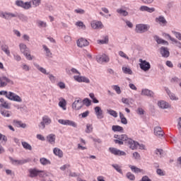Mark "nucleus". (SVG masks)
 Here are the masks:
<instances>
[{"label":"nucleus","instance_id":"f257e3e1","mask_svg":"<svg viewBox=\"0 0 181 181\" xmlns=\"http://www.w3.org/2000/svg\"><path fill=\"white\" fill-rule=\"evenodd\" d=\"M139 62L140 63V69L143 70V71H149V70H151V64L148 62L146 60L139 59Z\"/></svg>","mask_w":181,"mask_h":181},{"label":"nucleus","instance_id":"f03ea898","mask_svg":"<svg viewBox=\"0 0 181 181\" xmlns=\"http://www.w3.org/2000/svg\"><path fill=\"white\" fill-rule=\"evenodd\" d=\"M6 98L11 101H16V103H22V98L21 96L13 93V92H7Z\"/></svg>","mask_w":181,"mask_h":181},{"label":"nucleus","instance_id":"7ed1b4c3","mask_svg":"<svg viewBox=\"0 0 181 181\" xmlns=\"http://www.w3.org/2000/svg\"><path fill=\"white\" fill-rule=\"evenodd\" d=\"M8 84L13 86V81L11 80L6 76L0 77V87H6Z\"/></svg>","mask_w":181,"mask_h":181},{"label":"nucleus","instance_id":"20e7f679","mask_svg":"<svg viewBox=\"0 0 181 181\" xmlns=\"http://www.w3.org/2000/svg\"><path fill=\"white\" fill-rule=\"evenodd\" d=\"M52 124V119L49 118L48 116H44L42 117V121L38 125L40 129H45L46 125H50Z\"/></svg>","mask_w":181,"mask_h":181},{"label":"nucleus","instance_id":"39448f33","mask_svg":"<svg viewBox=\"0 0 181 181\" xmlns=\"http://www.w3.org/2000/svg\"><path fill=\"white\" fill-rule=\"evenodd\" d=\"M73 110H76V111H78V110H81L83 108V100L80 98H76L75 101L72 103Z\"/></svg>","mask_w":181,"mask_h":181},{"label":"nucleus","instance_id":"423d86ee","mask_svg":"<svg viewBox=\"0 0 181 181\" xmlns=\"http://www.w3.org/2000/svg\"><path fill=\"white\" fill-rule=\"evenodd\" d=\"M135 30L136 33H145V32H148V25L145 24H137Z\"/></svg>","mask_w":181,"mask_h":181},{"label":"nucleus","instance_id":"0eeeda50","mask_svg":"<svg viewBox=\"0 0 181 181\" xmlns=\"http://www.w3.org/2000/svg\"><path fill=\"white\" fill-rule=\"evenodd\" d=\"M10 161L11 162L12 165L16 166H19L21 165H25V163H28L29 162V159H23V160H15L12 157H9Z\"/></svg>","mask_w":181,"mask_h":181},{"label":"nucleus","instance_id":"6e6552de","mask_svg":"<svg viewBox=\"0 0 181 181\" xmlns=\"http://www.w3.org/2000/svg\"><path fill=\"white\" fill-rule=\"evenodd\" d=\"M58 122H59V124H62V125H69V127H73L74 128H77V123H76L71 120L59 119Z\"/></svg>","mask_w":181,"mask_h":181},{"label":"nucleus","instance_id":"1a4fd4ad","mask_svg":"<svg viewBox=\"0 0 181 181\" xmlns=\"http://www.w3.org/2000/svg\"><path fill=\"white\" fill-rule=\"evenodd\" d=\"M126 145H127V146H129L130 149H132L134 151L135 149H138V145H139V143H138V141L132 140V139H130L127 141Z\"/></svg>","mask_w":181,"mask_h":181},{"label":"nucleus","instance_id":"9d476101","mask_svg":"<svg viewBox=\"0 0 181 181\" xmlns=\"http://www.w3.org/2000/svg\"><path fill=\"white\" fill-rule=\"evenodd\" d=\"M109 151L111 152V153L117 156H125L127 155L125 151H122L116 148H110Z\"/></svg>","mask_w":181,"mask_h":181},{"label":"nucleus","instance_id":"9b49d317","mask_svg":"<svg viewBox=\"0 0 181 181\" xmlns=\"http://www.w3.org/2000/svg\"><path fill=\"white\" fill-rule=\"evenodd\" d=\"M74 78L78 83H86V84H90V79L86 76H74Z\"/></svg>","mask_w":181,"mask_h":181},{"label":"nucleus","instance_id":"f8f14e48","mask_svg":"<svg viewBox=\"0 0 181 181\" xmlns=\"http://www.w3.org/2000/svg\"><path fill=\"white\" fill-rule=\"evenodd\" d=\"M77 46L78 47H84L86 46H88L90 42L86 38H80L76 42Z\"/></svg>","mask_w":181,"mask_h":181},{"label":"nucleus","instance_id":"ddd939ff","mask_svg":"<svg viewBox=\"0 0 181 181\" xmlns=\"http://www.w3.org/2000/svg\"><path fill=\"white\" fill-rule=\"evenodd\" d=\"M160 53L163 57L168 58L170 56V52H169V49L168 47H161L160 48Z\"/></svg>","mask_w":181,"mask_h":181},{"label":"nucleus","instance_id":"4468645a","mask_svg":"<svg viewBox=\"0 0 181 181\" xmlns=\"http://www.w3.org/2000/svg\"><path fill=\"white\" fill-rule=\"evenodd\" d=\"M0 16L9 21V19H12V18H16L18 15L12 13H0Z\"/></svg>","mask_w":181,"mask_h":181},{"label":"nucleus","instance_id":"2eb2a0df","mask_svg":"<svg viewBox=\"0 0 181 181\" xmlns=\"http://www.w3.org/2000/svg\"><path fill=\"white\" fill-rule=\"evenodd\" d=\"M154 134L156 136H158V138H161V136H163L165 135V132L163 130H162V127H156L154 128Z\"/></svg>","mask_w":181,"mask_h":181},{"label":"nucleus","instance_id":"dca6fc26","mask_svg":"<svg viewBox=\"0 0 181 181\" xmlns=\"http://www.w3.org/2000/svg\"><path fill=\"white\" fill-rule=\"evenodd\" d=\"M114 138H115L116 139H119V141L124 142L126 145H127V142H128V140L130 139L129 138H128V136H127V134H121V135L115 134Z\"/></svg>","mask_w":181,"mask_h":181},{"label":"nucleus","instance_id":"f3484780","mask_svg":"<svg viewBox=\"0 0 181 181\" xmlns=\"http://www.w3.org/2000/svg\"><path fill=\"white\" fill-rule=\"evenodd\" d=\"M96 60L98 63H108L110 58L106 54H103L102 56H98Z\"/></svg>","mask_w":181,"mask_h":181},{"label":"nucleus","instance_id":"a211bd4d","mask_svg":"<svg viewBox=\"0 0 181 181\" xmlns=\"http://www.w3.org/2000/svg\"><path fill=\"white\" fill-rule=\"evenodd\" d=\"M90 26L93 28V29H103L104 28V25L101 21H93L90 23Z\"/></svg>","mask_w":181,"mask_h":181},{"label":"nucleus","instance_id":"6ab92c4d","mask_svg":"<svg viewBox=\"0 0 181 181\" xmlns=\"http://www.w3.org/2000/svg\"><path fill=\"white\" fill-rule=\"evenodd\" d=\"M95 112L98 119H102V118H104V115H103V110H101L100 106H96L95 107Z\"/></svg>","mask_w":181,"mask_h":181},{"label":"nucleus","instance_id":"aec40b11","mask_svg":"<svg viewBox=\"0 0 181 181\" xmlns=\"http://www.w3.org/2000/svg\"><path fill=\"white\" fill-rule=\"evenodd\" d=\"M153 39L156 40V42H157L158 45H166V46L169 45V42L168 41L163 40L158 35H154Z\"/></svg>","mask_w":181,"mask_h":181},{"label":"nucleus","instance_id":"412c9836","mask_svg":"<svg viewBox=\"0 0 181 181\" xmlns=\"http://www.w3.org/2000/svg\"><path fill=\"white\" fill-rule=\"evenodd\" d=\"M158 107H160V108H163V110H165L166 108H170V107H171L170 104L165 102V100L159 101L158 103Z\"/></svg>","mask_w":181,"mask_h":181},{"label":"nucleus","instance_id":"4be33fe9","mask_svg":"<svg viewBox=\"0 0 181 181\" xmlns=\"http://www.w3.org/2000/svg\"><path fill=\"white\" fill-rule=\"evenodd\" d=\"M13 124L15 127H17V128H26V124L22 123V122L19 120L14 119Z\"/></svg>","mask_w":181,"mask_h":181},{"label":"nucleus","instance_id":"5701e85b","mask_svg":"<svg viewBox=\"0 0 181 181\" xmlns=\"http://www.w3.org/2000/svg\"><path fill=\"white\" fill-rule=\"evenodd\" d=\"M20 50L23 54L28 55V52H29V48L25 44H20Z\"/></svg>","mask_w":181,"mask_h":181},{"label":"nucleus","instance_id":"b1692460","mask_svg":"<svg viewBox=\"0 0 181 181\" xmlns=\"http://www.w3.org/2000/svg\"><path fill=\"white\" fill-rule=\"evenodd\" d=\"M140 11H145V12H149V13H152V12H155V8H149L146 6H141L140 7Z\"/></svg>","mask_w":181,"mask_h":181},{"label":"nucleus","instance_id":"393cba45","mask_svg":"<svg viewBox=\"0 0 181 181\" xmlns=\"http://www.w3.org/2000/svg\"><path fill=\"white\" fill-rule=\"evenodd\" d=\"M153 92L149 89H143L141 91V95H146L147 97H153Z\"/></svg>","mask_w":181,"mask_h":181},{"label":"nucleus","instance_id":"a878e982","mask_svg":"<svg viewBox=\"0 0 181 181\" xmlns=\"http://www.w3.org/2000/svg\"><path fill=\"white\" fill-rule=\"evenodd\" d=\"M165 91L168 94V95H169L170 100H179V98L177 97H176V95H175V93H173L172 92H170V90H169L168 88H165Z\"/></svg>","mask_w":181,"mask_h":181},{"label":"nucleus","instance_id":"bb28decb","mask_svg":"<svg viewBox=\"0 0 181 181\" xmlns=\"http://www.w3.org/2000/svg\"><path fill=\"white\" fill-rule=\"evenodd\" d=\"M53 153L56 156H58L59 158H63V151L60 150L59 148H54L53 150Z\"/></svg>","mask_w":181,"mask_h":181},{"label":"nucleus","instance_id":"cd10ccee","mask_svg":"<svg viewBox=\"0 0 181 181\" xmlns=\"http://www.w3.org/2000/svg\"><path fill=\"white\" fill-rule=\"evenodd\" d=\"M29 173H30V177H36V176H38L39 170H37L35 168L30 169L29 170Z\"/></svg>","mask_w":181,"mask_h":181},{"label":"nucleus","instance_id":"c85d7f7f","mask_svg":"<svg viewBox=\"0 0 181 181\" xmlns=\"http://www.w3.org/2000/svg\"><path fill=\"white\" fill-rule=\"evenodd\" d=\"M167 36L170 39V40H171V42H173L174 43H175L177 47H179L180 49H181V42H179L176 39L170 36V35H169V34H168Z\"/></svg>","mask_w":181,"mask_h":181},{"label":"nucleus","instance_id":"c756f323","mask_svg":"<svg viewBox=\"0 0 181 181\" xmlns=\"http://www.w3.org/2000/svg\"><path fill=\"white\" fill-rule=\"evenodd\" d=\"M47 139L49 144H54L56 141V135L51 134L47 136Z\"/></svg>","mask_w":181,"mask_h":181},{"label":"nucleus","instance_id":"7c9ffc66","mask_svg":"<svg viewBox=\"0 0 181 181\" xmlns=\"http://www.w3.org/2000/svg\"><path fill=\"white\" fill-rule=\"evenodd\" d=\"M0 112L1 114V115H3V117H6L7 118H9V117H11L12 112L9 111V110H1Z\"/></svg>","mask_w":181,"mask_h":181},{"label":"nucleus","instance_id":"2f4dec72","mask_svg":"<svg viewBox=\"0 0 181 181\" xmlns=\"http://www.w3.org/2000/svg\"><path fill=\"white\" fill-rule=\"evenodd\" d=\"M112 129L114 132H124V128L118 125H113Z\"/></svg>","mask_w":181,"mask_h":181},{"label":"nucleus","instance_id":"473e14b6","mask_svg":"<svg viewBox=\"0 0 181 181\" xmlns=\"http://www.w3.org/2000/svg\"><path fill=\"white\" fill-rule=\"evenodd\" d=\"M1 50L4 52V53L6 54L7 56H11V50H9V47L8 45H4L1 46Z\"/></svg>","mask_w":181,"mask_h":181},{"label":"nucleus","instance_id":"72a5a7b5","mask_svg":"<svg viewBox=\"0 0 181 181\" xmlns=\"http://www.w3.org/2000/svg\"><path fill=\"white\" fill-rule=\"evenodd\" d=\"M34 66H35V67L37 68L39 71H40L43 74L49 75V73H47V71H46V69H45L43 67H40V66H39V64H34Z\"/></svg>","mask_w":181,"mask_h":181},{"label":"nucleus","instance_id":"f704fd0d","mask_svg":"<svg viewBox=\"0 0 181 181\" xmlns=\"http://www.w3.org/2000/svg\"><path fill=\"white\" fill-rule=\"evenodd\" d=\"M59 107H61V108H62V110H66V105H67V102L66 101V100L62 99V101L59 102Z\"/></svg>","mask_w":181,"mask_h":181},{"label":"nucleus","instance_id":"c9c22d12","mask_svg":"<svg viewBox=\"0 0 181 181\" xmlns=\"http://www.w3.org/2000/svg\"><path fill=\"white\" fill-rule=\"evenodd\" d=\"M21 144H22L24 149H26L27 151H32V146H30V144H29V143H28L26 141H23Z\"/></svg>","mask_w":181,"mask_h":181},{"label":"nucleus","instance_id":"e433bc0d","mask_svg":"<svg viewBox=\"0 0 181 181\" xmlns=\"http://www.w3.org/2000/svg\"><path fill=\"white\" fill-rule=\"evenodd\" d=\"M129 168L134 173H141L142 172V170L135 165H129Z\"/></svg>","mask_w":181,"mask_h":181},{"label":"nucleus","instance_id":"4c0bfd02","mask_svg":"<svg viewBox=\"0 0 181 181\" xmlns=\"http://www.w3.org/2000/svg\"><path fill=\"white\" fill-rule=\"evenodd\" d=\"M156 21H158L160 23H162V25H166L168 23V21H166V19H165V17L160 16L158 18H156Z\"/></svg>","mask_w":181,"mask_h":181},{"label":"nucleus","instance_id":"58836bf2","mask_svg":"<svg viewBox=\"0 0 181 181\" xmlns=\"http://www.w3.org/2000/svg\"><path fill=\"white\" fill-rule=\"evenodd\" d=\"M40 162L41 163V165H50V163H52L50 162V160H47V158H42L40 159Z\"/></svg>","mask_w":181,"mask_h":181},{"label":"nucleus","instance_id":"ea45409f","mask_svg":"<svg viewBox=\"0 0 181 181\" xmlns=\"http://www.w3.org/2000/svg\"><path fill=\"white\" fill-rule=\"evenodd\" d=\"M17 17L20 21H22V22H28V16H25L24 14H16Z\"/></svg>","mask_w":181,"mask_h":181},{"label":"nucleus","instance_id":"a19ab883","mask_svg":"<svg viewBox=\"0 0 181 181\" xmlns=\"http://www.w3.org/2000/svg\"><path fill=\"white\" fill-rule=\"evenodd\" d=\"M37 25L38 28H46L47 26V24L40 20L37 21Z\"/></svg>","mask_w":181,"mask_h":181},{"label":"nucleus","instance_id":"79ce46f5","mask_svg":"<svg viewBox=\"0 0 181 181\" xmlns=\"http://www.w3.org/2000/svg\"><path fill=\"white\" fill-rule=\"evenodd\" d=\"M117 13H119V15H122V16H128V11L119 8L117 10Z\"/></svg>","mask_w":181,"mask_h":181},{"label":"nucleus","instance_id":"37998d69","mask_svg":"<svg viewBox=\"0 0 181 181\" xmlns=\"http://www.w3.org/2000/svg\"><path fill=\"white\" fill-rule=\"evenodd\" d=\"M107 114H110V115H112V117H114L115 118H117L118 117V113L115 110H107Z\"/></svg>","mask_w":181,"mask_h":181},{"label":"nucleus","instance_id":"c03bdc74","mask_svg":"<svg viewBox=\"0 0 181 181\" xmlns=\"http://www.w3.org/2000/svg\"><path fill=\"white\" fill-rule=\"evenodd\" d=\"M42 47L46 52V56H47V57H52V52H50V49L47 47V46L42 45Z\"/></svg>","mask_w":181,"mask_h":181},{"label":"nucleus","instance_id":"a18cd8bd","mask_svg":"<svg viewBox=\"0 0 181 181\" xmlns=\"http://www.w3.org/2000/svg\"><path fill=\"white\" fill-rule=\"evenodd\" d=\"M86 134H90L93 132V124H87L86 129L85 130Z\"/></svg>","mask_w":181,"mask_h":181},{"label":"nucleus","instance_id":"49530a36","mask_svg":"<svg viewBox=\"0 0 181 181\" xmlns=\"http://www.w3.org/2000/svg\"><path fill=\"white\" fill-rule=\"evenodd\" d=\"M83 105H86V107H90V105H91V100H90V99L88 98H85L83 99V100L82 101Z\"/></svg>","mask_w":181,"mask_h":181},{"label":"nucleus","instance_id":"de8ad7c7","mask_svg":"<svg viewBox=\"0 0 181 181\" xmlns=\"http://www.w3.org/2000/svg\"><path fill=\"white\" fill-rule=\"evenodd\" d=\"M5 108L6 110H11V105L6 101L4 103L0 104V108Z\"/></svg>","mask_w":181,"mask_h":181},{"label":"nucleus","instance_id":"09e8293b","mask_svg":"<svg viewBox=\"0 0 181 181\" xmlns=\"http://www.w3.org/2000/svg\"><path fill=\"white\" fill-rule=\"evenodd\" d=\"M112 168H114V169H115V170H117V172L122 174V170H121V167H119V165H118L117 164H113L112 165Z\"/></svg>","mask_w":181,"mask_h":181},{"label":"nucleus","instance_id":"8fccbe9b","mask_svg":"<svg viewBox=\"0 0 181 181\" xmlns=\"http://www.w3.org/2000/svg\"><path fill=\"white\" fill-rule=\"evenodd\" d=\"M122 71L124 73V74H132V70L131 69L127 67H123Z\"/></svg>","mask_w":181,"mask_h":181},{"label":"nucleus","instance_id":"3c124183","mask_svg":"<svg viewBox=\"0 0 181 181\" xmlns=\"http://www.w3.org/2000/svg\"><path fill=\"white\" fill-rule=\"evenodd\" d=\"M75 13H78L79 15H84L86 13V11L83 8H77L74 10Z\"/></svg>","mask_w":181,"mask_h":181},{"label":"nucleus","instance_id":"603ef678","mask_svg":"<svg viewBox=\"0 0 181 181\" xmlns=\"http://www.w3.org/2000/svg\"><path fill=\"white\" fill-rule=\"evenodd\" d=\"M126 176L129 180H135V175L131 173H127Z\"/></svg>","mask_w":181,"mask_h":181},{"label":"nucleus","instance_id":"864d4df0","mask_svg":"<svg viewBox=\"0 0 181 181\" xmlns=\"http://www.w3.org/2000/svg\"><path fill=\"white\" fill-rule=\"evenodd\" d=\"M23 8L24 9H30V8H32V4H30V2H25L23 6Z\"/></svg>","mask_w":181,"mask_h":181},{"label":"nucleus","instance_id":"5fc2aeb1","mask_svg":"<svg viewBox=\"0 0 181 181\" xmlns=\"http://www.w3.org/2000/svg\"><path fill=\"white\" fill-rule=\"evenodd\" d=\"M99 43H101V45H107L108 43V36H105L104 40H99Z\"/></svg>","mask_w":181,"mask_h":181},{"label":"nucleus","instance_id":"6e6d98bb","mask_svg":"<svg viewBox=\"0 0 181 181\" xmlns=\"http://www.w3.org/2000/svg\"><path fill=\"white\" fill-rule=\"evenodd\" d=\"M38 176L40 177H46L47 175L46 174V172L44 170H38Z\"/></svg>","mask_w":181,"mask_h":181},{"label":"nucleus","instance_id":"4d7b16f0","mask_svg":"<svg viewBox=\"0 0 181 181\" xmlns=\"http://www.w3.org/2000/svg\"><path fill=\"white\" fill-rule=\"evenodd\" d=\"M119 55L120 56V57H123L124 59H127V60H129V57L127 56V54H125L122 51L119 52Z\"/></svg>","mask_w":181,"mask_h":181},{"label":"nucleus","instance_id":"13d9d810","mask_svg":"<svg viewBox=\"0 0 181 181\" xmlns=\"http://www.w3.org/2000/svg\"><path fill=\"white\" fill-rule=\"evenodd\" d=\"M41 1H42V0H32L31 1L33 5H34V6L35 8H36V6H39V5H40Z\"/></svg>","mask_w":181,"mask_h":181},{"label":"nucleus","instance_id":"bf43d9fd","mask_svg":"<svg viewBox=\"0 0 181 181\" xmlns=\"http://www.w3.org/2000/svg\"><path fill=\"white\" fill-rule=\"evenodd\" d=\"M172 33H173L174 36L177 37L179 40H181V33L176 32V31H172Z\"/></svg>","mask_w":181,"mask_h":181},{"label":"nucleus","instance_id":"052dcab7","mask_svg":"<svg viewBox=\"0 0 181 181\" xmlns=\"http://www.w3.org/2000/svg\"><path fill=\"white\" fill-rule=\"evenodd\" d=\"M76 25L79 26V28H82V29L86 30V25H84V23H83V22L81 21L76 22Z\"/></svg>","mask_w":181,"mask_h":181},{"label":"nucleus","instance_id":"680f3d73","mask_svg":"<svg viewBox=\"0 0 181 181\" xmlns=\"http://www.w3.org/2000/svg\"><path fill=\"white\" fill-rule=\"evenodd\" d=\"M113 90L116 91L117 94H121V88H119V86L117 85L113 86Z\"/></svg>","mask_w":181,"mask_h":181},{"label":"nucleus","instance_id":"e2e57ef3","mask_svg":"<svg viewBox=\"0 0 181 181\" xmlns=\"http://www.w3.org/2000/svg\"><path fill=\"white\" fill-rule=\"evenodd\" d=\"M57 86H58V87H59V88H61V90L66 88V84L63 82L58 83Z\"/></svg>","mask_w":181,"mask_h":181},{"label":"nucleus","instance_id":"0e129e2a","mask_svg":"<svg viewBox=\"0 0 181 181\" xmlns=\"http://www.w3.org/2000/svg\"><path fill=\"white\" fill-rule=\"evenodd\" d=\"M24 4H25V2L22 1L17 0L16 1V5H17V6H21V8H23Z\"/></svg>","mask_w":181,"mask_h":181},{"label":"nucleus","instance_id":"69168bd1","mask_svg":"<svg viewBox=\"0 0 181 181\" xmlns=\"http://www.w3.org/2000/svg\"><path fill=\"white\" fill-rule=\"evenodd\" d=\"M14 59L16 60V62H21L22 60V58L21 57V55L18 54H13Z\"/></svg>","mask_w":181,"mask_h":181},{"label":"nucleus","instance_id":"338daca9","mask_svg":"<svg viewBox=\"0 0 181 181\" xmlns=\"http://www.w3.org/2000/svg\"><path fill=\"white\" fill-rule=\"evenodd\" d=\"M64 42L65 43H70V42H71V37L69 35H66L64 37Z\"/></svg>","mask_w":181,"mask_h":181},{"label":"nucleus","instance_id":"774afa93","mask_svg":"<svg viewBox=\"0 0 181 181\" xmlns=\"http://www.w3.org/2000/svg\"><path fill=\"white\" fill-rule=\"evenodd\" d=\"M50 81H52V83H55L56 81V77H54V76H53V74H49V76H48Z\"/></svg>","mask_w":181,"mask_h":181}]
</instances>
